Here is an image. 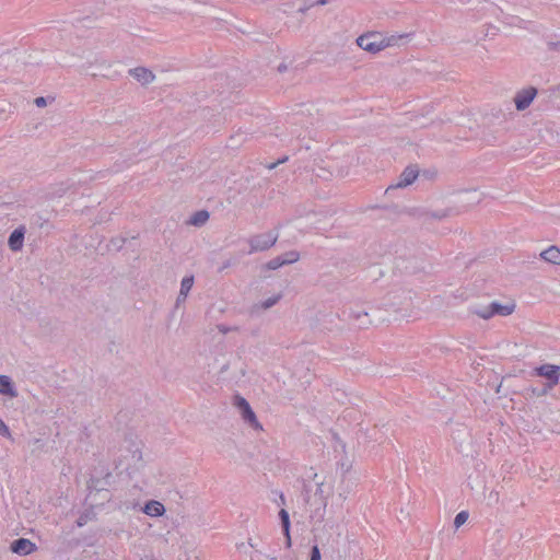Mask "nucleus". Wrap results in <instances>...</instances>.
Here are the masks:
<instances>
[{
    "label": "nucleus",
    "instance_id": "72a5a7b5",
    "mask_svg": "<svg viewBox=\"0 0 560 560\" xmlns=\"http://www.w3.org/2000/svg\"><path fill=\"white\" fill-rule=\"evenodd\" d=\"M183 295H180V293L178 294L177 299H176V306H178L180 303H183Z\"/></svg>",
    "mask_w": 560,
    "mask_h": 560
},
{
    "label": "nucleus",
    "instance_id": "4be33fe9",
    "mask_svg": "<svg viewBox=\"0 0 560 560\" xmlns=\"http://www.w3.org/2000/svg\"><path fill=\"white\" fill-rule=\"evenodd\" d=\"M194 285V276L184 277L180 282V295H183V301H186V298Z\"/></svg>",
    "mask_w": 560,
    "mask_h": 560
},
{
    "label": "nucleus",
    "instance_id": "f03ea898",
    "mask_svg": "<svg viewBox=\"0 0 560 560\" xmlns=\"http://www.w3.org/2000/svg\"><path fill=\"white\" fill-rule=\"evenodd\" d=\"M110 477V472H106L103 479L92 476L88 481V499L96 504H103L104 501H109L110 495L107 486L109 485L108 480Z\"/></svg>",
    "mask_w": 560,
    "mask_h": 560
},
{
    "label": "nucleus",
    "instance_id": "9d476101",
    "mask_svg": "<svg viewBox=\"0 0 560 560\" xmlns=\"http://www.w3.org/2000/svg\"><path fill=\"white\" fill-rule=\"evenodd\" d=\"M419 175V168L417 165L407 166L399 176V180L395 187H407L411 185Z\"/></svg>",
    "mask_w": 560,
    "mask_h": 560
},
{
    "label": "nucleus",
    "instance_id": "5701e85b",
    "mask_svg": "<svg viewBox=\"0 0 560 560\" xmlns=\"http://www.w3.org/2000/svg\"><path fill=\"white\" fill-rule=\"evenodd\" d=\"M284 266V262L280 256H277L261 266V270H276Z\"/></svg>",
    "mask_w": 560,
    "mask_h": 560
},
{
    "label": "nucleus",
    "instance_id": "a211bd4d",
    "mask_svg": "<svg viewBox=\"0 0 560 560\" xmlns=\"http://www.w3.org/2000/svg\"><path fill=\"white\" fill-rule=\"evenodd\" d=\"M143 512L150 516H161L165 512V508L158 501H150L145 503Z\"/></svg>",
    "mask_w": 560,
    "mask_h": 560
},
{
    "label": "nucleus",
    "instance_id": "7c9ffc66",
    "mask_svg": "<svg viewBox=\"0 0 560 560\" xmlns=\"http://www.w3.org/2000/svg\"><path fill=\"white\" fill-rule=\"evenodd\" d=\"M287 160H288V156H284L280 160H278L276 163H271L270 165H268V168L273 170L278 164L284 163Z\"/></svg>",
    "mask_w": 560,
    "mask_h": 560
},
{
    "label": "nucleus",
    "instance_id": "a878e982",
    "mask_svg": "<svg viewBox=\"0 0 560 560\" xmlns=\"http://www.w3.org/2000/svg\"><path fill=\"white\" fill-rule=\"evenodd\" d=\"M468 512L467 511H460L454 518V527L458 529L465 522L468 520Z\"/></svg>",
    "mask_w": 560,
    "mask_h": 560
},
{
    "label": "nucleus",
    "instance_id": "4468645a",
    "mask_svg": "<svg viewBox=\"0 0 560 560\" xmlns=\"http://www.w3.org/2000/svg\"><path fill=\"white\" fill-rule=\"evenodd\" d=\"M349 317L357 322L359 328H368L372 324L370 313L365 310H351Z\"/></svg>",
    "mask_w": 560,
    "mask_h": 560
},
{
    "label": "nucleus",
    "instance_id": "f257e3e1",
    "mask_svg": "<svg viewBox=\"0 0 560 560\" xmlns=\"http://www.w3.org/2000/svg\"><path fill=\"white\" fill-rule=\"evenodd\" d=\"M400 38H402V36L381 37L378 34L372 33L359 36L357 39V44L363 50L375 54L389 46L395 45V43Z\"/></svg>",
    "mask_w": 560,
    "mask_h": 560
},
{
    "label": "nucleus",
    "instance_id": "dca6fc26",
    "mask_svg": "<svg viewBox=\"0 0 560 560\" xmlns=\"http://www.w3.org/2000/svg\"><path fill=\"white\" fill-rule=\"evenodd\" d=\"M541 259L547 262L560 266V249L559 247L551 245L547 249L540 253Z\"/></svg>",
    "mask_w": 560,
    "mask_h": 560
},
{
    "label": "nucleus",
    "instance_id": "20e7f679",
    "mask_svg": "<svg viewBox=\"0 0 560 560\" xmlns=\"http://www.w3.org/2000/svg\"><path fill=\"white\" fill-rule=\"evenodd\" d=\"M277 240L278 234L272 231L253 235L248 240V254L267 250L276 244Z\"/></svg>",
    "mask_w": 560,
    "mask_h": 560
},
{
    "label": "nucleus",
    "instance_id": "4c0bfd02",
    "mask_svg": "<svg viewBox=\"0 0 560 560\" xmlns=\"http://www.w3.org/2000/svg\"><path fill=\"white\" fill-rule=\"evenodd\" d=\"M230 266V261H226L224 265H223V269L224 268H228Z\"/></svg>",
    "mask_w": 560,
    "mask_h": 560
},
{
    "label": "nucleus",
    "instance_id": "412c9836",
    "mask_svg": "<svg viewBox=\"0 0 560 560\" xmlns=\"http://www.w3.org/2000/svg\"><path fill=\"white\" fill-rule=\"evenodd\" d=\"M208 219H209V212L207 210H200V211L195 212L190 217L188 222L195 226H201L208 221Z\"/></svg>",
    "mask_w": 560,
    "mask_h": 560
},
{
    "label": "nucleus",
    "instance_id": "6e6552de",
    "mask_svg": "<svg viewBox=\"0 0 560 560\" xmlns=\"http://www.w3.org/2000/svg\"><path fill=\"white\" fill-rule=\"evenodd\" d=\"M10 550L14 553L26 556L36 550V545L27 538H18L11 542Z\"/></svg>",
    "mask_w": 560,
    "mask_h": 560
},
{
    "label": "nucleus",
    "instance_id": "c85d7f7f",
    "mask_svg": "<svg viewBox=\"0 0 560 560\" xmlns=\"http://www.w3.org/2000/svg\"><path fill=\"white\" fill-rule=\"evenodd\" d=\"M549 50H556L560 52V42H549L548 43Z\"/></svg>",
    "mask_w": 560,
    "mask_h": 560
},
{
    "label": "nucleus",
    "instance_id": "f704fd0d",
    "mask_svg": "<svg viewBox=\"0 0 560 560\" xmlns=\"http://www.w3.org/2000/svg\"><path fill=\"white\" fill-rule=\"evenodd\" d=\"M313 3H314V5H316V4L323 5V4L327 3V0H317L316 2H313Z\"/></svg>",
    "mask_w": 560,
    "mask_h": 560
},
{
    "label": "nucleus",
    "instance_id": "9b49d317",
    "mask_svg": "<svg viewBox=\"0 0 560 560\" xmlns=\"http://www.w3.org/2000/svg\"><path fill=\"white\" fill-rule=\"evenodd\" d=\"M316 486V491L313 498H307L306 503H308L311 506L318 505L325 508L327 505V498L330 492L325 491L323 482H317Z\"/></svg>",
    "mask_w": 560,
    "mask_h": 560
},
{
    "label": "nucleus",
    "instance_id": "c756f323",
    "mask_svg": "<svg viewBox=\"0 0 560 560\" xmlns=\"http://www.w3.org/2000/svg\"><path fill=\"white\" fill-rule=\"evenodd\" d=\"M34 103H35V105H36L37 107H44V106H46L47 101H46V98H45V97L39 96V97H36V98H35Z\"/></svg>",
    "mask_w": 560,
    "mask_h": 560
},
{
    "label": "nucleus",
    "instance_id": "ddd939ff",
    "mask_svg": "<svg viewBox=\"0 0 560 560\" xmlns=\"http://www.w3.org/2000/svg\"><path fill=\"white\" fill-rule=\"evenodd\" d=\"M25 235L24 226L15 229L9 236L8 246L11 250L18 252L23 247V241Z\"/></svg>",
    "mask_w": 560,
    "mask_h": 560
},
{
    "label": "nucleus",
    "instance_id": "2eb2a0df",
    "mask_svg": "<svg viewBox=\"0 0 560 560\" xmlns=\"http://www.w3.org/2000/svg\"><path fill=\"white\" fill-rule=\"evenodd\" d=\"M279 518L281 522L283 535L285 536V545L289 548V547H291V536H290L291 523H290V515H289L288 511L284 509H281L279 511Z\"/></svg>",
    "mask_w": 560,
    "mask_h": 560
},
{
    "label": "nucleus",
    "instance_id": "7ed1b4c3",
    "mask_svg": "<svg viewBox=\"0 0 560 560\" xmlns=\"http://www.w3.org/2000/svg\"><path fill=\"white\" fill-rule=\"evenodd\" d=\"M535 373L538 376L545 377L547 383L542 385L541 392H537V397L545 396L552 389L560 378V366L555 364H542L535 369Z\"/></svg>",
    "mask_w": 560,
    "mask_h": 560
},
{
    "label": "nucleus",
    "instance_id": "39448f33",
    "mask_svg": "<svg viewBox=\"0 0 560 560\" xmlns=\"http://www.w3.org/2000/svg\"><path fill=\"white\" fill-rule=\"evenodd\" d=\"M515 310V303L501 304L492 302L489 306L474 311V314L483 319H489L494 315L509 316Z\"/></svg>",
    "mask_w": 560,
    "mask_h": 560
},
{
    "label": "nucleus",
    "instance_id": "bb28decb",
    "mask_svg": "<svg viewBox=\"0 0 560 560\" xmlns=\"http://www.w3.org/2000/svg\"><path fill=\"white\" fill-rule=\"evenodd\" d=\"M311 560H322L320 551L317 545H314L311 549Z\"/></svg>",
    "mask_w": 560,
    "mask_h": 560
},
{
    "label": "nucleus",
    "instance_id": "cd10ccee",
    "mask_svg": "<svg viewBox=\"0 0 560 560\" xmlns=\"http://www.w3.org/2000/svg\"><path fill=\"white\" fill-rule=\"evenodd\" d=\"M0 435L2 436H10V430L9 427L0 419Z\"/></svg>",
    "mask_w": 560,
    "mask_h": 560
},
{
    "label": "nucleus",
    "instance_id": "b1692460",
    "mask_svg": "<svg viewBox=\"0 0 560 560\" xmlns=\"http://www.w3.org/2000/svg\"><path fill=\"white\" fill-rule=\"evenodd\" d=\"M284 265H290L299 260L300 254L295 250L287 252L283 255H280Z\"/></svg>",
    "mask_w": 560,
    "mask_h": 560
},
{
    "label": "nucleus",
    "instance_id": "6ab92c4d",
    "mask_svg": "<svg viewBox=\"0 0 560 560\" xmlns=\"http://www.w3.org/2000/svg\"><path fill=\"white\" fill-rule=\"evenodd\" d=\"M96 520V513L94 511V506L91 505V508L89 509H85L81 514L80 516L78 517L77 520V525L78 527H82L84 526L85 524H88L89 522L91 521H94Z\"/></svg>",
    "mask_w": 560,
    "mask_h": 560
},
{
    "label": "nucleus",
    "instance_id": "393cba45",
    "mask_svg": "<svg viewBox=\"0 0 560 560\" xmlns=\"http://www.w3.org/2000/svg\"><path fill=\"white\" fill-rule=\"evenodd\" d=\"M125 243H126V238L125 237H120V236L119 237H113L109 241L108 247H109V249L119 250V249L122 248Z\"/></svg>",
    "mask_w": 560,
    "mask_h": 560
},
{
    "label": "nucleus",
    "instance_id": "423d86ee",
    "mask_svg": "<svg viewBox=\"0 0 560 560\" xmlns=\"http://www.w3.org/2000/svg\"><path fill=\"white\" fill-rule=\"evenodd\" d=\"M536 95L537 89L534 86H529L518 91L514 97L516 109L525 110L527 107H529Z\"/></svg>",
    "mask_w": 560,
    "mask_h": 560
},
{
    "label": "nucleus",
    "instance_id": "1a4fd4ad",
    "mask_svg": "<svg viewBox=\"0 0 560 560\" xmlns=\"http://www.w3.org/2000/svg\"><path fill=\"white\" fill-rule=\"evenodd\" d=\"M129 74L142 85H148L155 79V74L148 68L136 67L129 70Z\"/></svg>",
    "mask_w": 560,
    "mask_h": 560
},
{
    "label": "nucleus",
    "instance_id": "58836bf2",
    "mask_svg": "<svg viewBox=\"0 0 560 560\" xmlns=\"http://www.w3.org/2000/svg\"><path fill=\"white\" fill-rule=\"evenodd\" d=\"M280 499H281V501H282V502H284V497H283V494H281V495H280Z\"/></svg>",
    "mask_w": 560,
    "mask_h": 560
},
{
    "label": "nucleus",
    "instance_id": "f3484780",
    "mask_svg": "<svg viewBox=\"0 0 560 560\" xmlns=\"http://www.w3.org/2000/svg\"><path fill=\"white\" fill-rule=\"evenodd\" d=\"M0 394L8 395L11 397L18 396L12 380L7 375H0Z\"/></svg>",
    "mask_w": 560,
    "mask_h": 560
},
{
    "label": "nucleus",
    "instance_id": "c9c22d12",
    "mask_svg": "<svg viewBox=\"0 0 560 560\" xmlns=\"http://www.w3.org/2000/svg\"><path fill=\"white\" fill-rule=\"evenodd\" d=\"M229 330H230L229 328L220 327V331H221V332H224V334H225V332H228Z\"/></svg>",
    "mask_w": 560,
    "mask_h": 560
},
{
    "label": "nucleus",
    "instance_id": "2f4dec72",
    "mask_svg": "<svg viewBox=\"0 0 560 560\" xmlns=\"http://www.w3.org/2000/svg\"><path fill=\"white\" fill-rule=\"evenodd\" d=\"M313 7H314V3L306 4V5H304V7H301V8L298 10V12H300V13H302V14H303V13H305L307 10H310V9H311V8H313Z\"/></svg>",
    "mask_w": 560,
    "mask_h": 560
},
{
    "label": "nucleus",
    "instance_id": "e433bc0d",
    "mask_svg": "<svg viewBox=\"0 0 560 560\" xmlns=\"http://www.w3.org/2000/svg\"><path fill=\"white\" fill-rule=\"evenodd\" d=\"M532 392H533V394H534L535 396H537V394H536V393H537V392H541V388H533V390H532Z\"/></svg>",
    "mask_w": 560,
    "mask_h": 560
},
{
    "label": "nucleus",
    "instance_id": "0eeeda50",
    "mask_svg": "<svg viewBox=\"0 0 560 560\" xmlns=\"http://www.w3.org/2000/svg\"><path fill=\"white\" fill-rule=\"evenodd\" d=\"M236 406L238 407L245 422H247L254 429H261L255 412L245 398L238 396Z\"/></svg>",
    "mask_w": 560,
    "mask_h": 560
},
{
    "label": "nucleus",
    "instance_id": "f8f14e48",
    "mask_svg": "<svg viewBox=\"0 0 560 560\" xmlns=\"http://www.w3.org/2000/svg\"><path fill=\"white\" fill-rule=\"evenodd\" d=\"M282 299V294L278 293L271 298H268L267 300L255 303L249 308V314L252 316L259 315L261 311H266L271 308L273 305H276L280 300Z\"/></svg>",
    "mask_w": 560,
    "mask_h": 560
},
{
    "label": "nucleus",
    "instance_id": "aec40b11",
    "mask_svg": "<svg viewBox=\"0 0 560 560\" xmlns=\"http://www.w3.org/2000/svg\"><path fill=\"white\" fill-rule=\"evenodd\" d=\"M452 214H454V211H453V209L448 208V209H443V210L424 212L422 215H423L424 221H428L430 219L442 220Z\"/></svg>",
    "mask_w": 560,
    "mask_h": 560
},
{
    "label": "nucleus",
    "instance_id": "473e14b6",
    "mask_svg": "<svg viewBox=\"0 0 560 560\" xmlns=\"http://www.w3.org/2000/svg\"><path fill=\"white\" fill-rule=\"evenodd\" d=\"M287 69H288V67H287V65H285V63H280V65L278 66V71H279L280 73H282V72L287 71Z\"/></svg>",
    "mask_w": 560,
    "mask_h": 560
}]
</instances>
